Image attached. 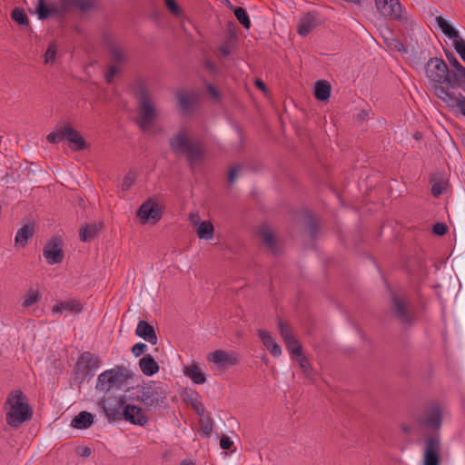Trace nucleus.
<instances>
[{
  "label": "nucleus",
  "instance_id": "nucleus-27",
  "mask_svg": "<svg viewBox=\"0 0 465 465\" xmlns=\"http://www.w3.org/2000/svg\"><path fill=\"white\" fill-rule=\"evenodd\" d=\"M83 310V305L76 300L64 301L57 302L52 309L54 315L62 314L64 312H80Z\"/></svg>",
  "mask_w": 465,
  "mask_h": 465
},
{
  "label": "nucleus",
  "instance_id": "nucleus-14",
  "mask_svg": "<svg viewBox=\"0 0 465 465\" xmlns=\"http://www.w3.org/2000/svg\"><path fill=\"white\" fill-rule=\"evenodd\" d=\"M136 215L143 224L150 221L155 223L161 219L162 211L158 208L157 203L149 199L138 208Z\"/></svg>",
  "mask_w": 465,
  "mask_h": 465
},
{
  "label": "nucleus",
  "instance_id": "nucleus-33",
  "mask_svg": "<svg viewBox=\"0 0 465 465\" xmlns=\"http://www.w3.org/2000/svg\"><path fill=\"white\" fill-rule=\"evenodd\" d=\"M303 215L305 218V227L308 230L311 238L315 239L320 230L319 223L310 211H305Z\"/></svg>",
  "mask_w": 465,
  "mask_h": 465
},
{
  "label": "nucleus",
  "instance_id": "nucleus-4",
  "mask_svg": "<svg viewBox=\"0 0 465 465\" xmlns=\"http://www.w3.org/2000/svg\"><path fill=\"white\" fill-rule=\"evenodd\" d=\"M136 96L138 100L136 124L143 133H148L158 118L157 108L145 85L139 86Z\"/></svg>",
  "mask_w": 465,
  "mask_h": 465
},
{
  "label": "nucleus",
  "instance_id": "nucleus-49",
  "mask_svg": "<svg viewBox=\"0 0 465 465\" xmlns=\"http://www.w3.org/2000/svg\"><path fill=\"white\" fill-rule=\"evenodd\" d=\"M387 45L391 49H394L401 53L407 52L405 45L400 40L391 39Z\"/></svg>",
  "mask_w": 465,
  "mask_h": 465
},
{
  "label": "nucleus",
  "instance_id": "nucleus-53",
  "mask_svg": "<svg viewBox=\"0 0 465 465\" xmlns=\"http://www.w3.org/2000/svg\"><path fill=\"white\" fill-rule=\"evenodd\" d=\"M233 442L230 437L223 435L220 440V446L223 450H229L232 446Z\"/></svg>",
  "mask_w": 465,
  "mask_h": 465
},
{
  "label": "nucleus",
  "instance_id": "nucleus-45",
  "mask_svg": "<svg viewBox=\"0 0 465 465\" xmlns=\"http://www.w3.org/2000/svg\"><path fill=\"white\" fill-rule=\"evenodd\" d=\"M63 133V126L60 127L57 132H52L50 133L47 136H46V140L47 142H49L50 143H58L59 141H62L64 140V135L62 134Z\"/></svg>",
  "mask_w": 465,
  "mask_h": 465
},
{
  "label": "nucleus",
  "instance_id": "nucleus-39",
  "mask_svg": "<svg viewBox=\"0 0 465 465\" xmlns=\"http://www.w3.org/2000/svg\"><path fill=\"white\" fill-rule=\"evenodd\" d=\"M12 19L15 21L20 26H27L29 19L25 12L21 8H15L11 14Z\"/></svg>",
  "mask_w": 465,
  "mask_h": 465
},
{
  "label": "nucleus",
  "instance_id": "nucleus-2",
  "mask_svg": "<svg viewBox=\"0 0 465 465\" xmlns=\"http://www.w3.org/2000/svg\"><path fill=\"white\" fill-rule=\"evenodd\" d=\"M170 149L175 154H184L189 167L193 170L205 157V150L201 140L190 139L183 129L175 133L168 141Z\"/></svg>",
  "mask_w": 465,
  "mask_h": 465
},
{
  "label": "nucleus",
  "instance_id": "nucleus-32",
  "mask_svg": "<svg viewBox=\"0 0 465 465\" xmlns=\"http://www.w3.org/2000/svg\"><path fill=\"white\" fill-rule=\"evenodd\" d=\"M331 86L325 80H318L314 84V96L319 101H327L331 95Z\"/></svg>",
  "mask_w": 465,
  "mask_h": 465
},
{
  "label": "nucleus",
  "instance_id": "nucleus-11",
  "mask_svg": "<svg viewBox=\"0 0 465 465\" xmlns=\"http://www.w3.org/2000/svg\"><path fill=\"white\" fill-rule=\"evenodd\" d=\"M440 438L439 434H431L425 439L423 465H440Z\"/></svg>",
  "mask_w": 465,
  "mask_h": 465
},
{
  "label": "nucleus",
  "instance_id": "nucleus-55",
  "mask_svg": "<svg viewBox=\"0 0 465 465\" xmlns=\"http://www.w3.org/2000/svg\"><path fill=\"white\" fill-rule=\"evenodd\" d=\"M219 52L221 53V54L223 56V57H227L228 55H230L231 52H232V48L229 45V43H224L220 47H219Z\"/></svg>",
  "mask_w": 465,
  "mask_h": 465
},
{
  "label": "nucleus",
  "instance_id": "nucleus-28",
  "mask_svg": "<svg viewBox=\"0 0 465 465\" xmlns=\"http://www.w3.org/2000/svg\"><path fill=\"white\" fill-rule=\"evenodd\" d=\"M35 232L34 223H29L22 226L16 232L15 242L16 246L25 247Z\"/></svg>",
  "mask_w": 465,
  "mask_h": 465
},
{
  "label": "nucleus",
  "instance_id": "nucleus-21",
  "mask_svg": "<svg viewBox=\"0 0 465 465\" xmlns=\"http://www.w3.org/2000/svg\"><path fill=\"white\" fill-rule=\"evenodd\" d=\"M135 334L153 345L157 343V335L154 328L146 321H139Z\"/></svg>",
  "mask_w": 465,
  "mask_h": 465
},
{
  "label": "nucleus",
  "instance_id": "nucleus-16",
  "mask_svg": "<svg viewBox=\"0 0 465 465\" xmlns=\"http://www.w3.org/2000/svg\"><path fill=\"white\" fill-rule=\"evenodd\" d=\"M460 88H455L443 96L440 100L456 114H461L465 116V96L459 91Z\"/></svg>",
  "mask_w": 465,
  "mask_h": 465
},
{
  "label": "nucleus",
  "instance_id": "nucleus-22",
  "mask_svg": "<svg viewBox=\"0 0 465 465\" xmlns=\"http://www.w3.org/2000/svg\"><path fill=\"white\" fill-rule=\"evenodd\" d=\"M104 227L103 223H94L92 224L84 223L81 225L79 229V236L80 240L88 242H91L93 239H94L98 232L102 230Z\"/></svg>",
  "mask_w": 465,
  "mask_h": 465
},
{
  "label": "nucleus",
  "instance_id": "nucleus-62",
  "mask_svg": "<svg viewBox=\"0 0 465 465\" xmlns=\"http://www.w3.org/2000/svg\"><path fill=\"white\" fill-rule=\"evenodd\" d=\"M163 131V127H156L152 131L153 135H156L157 134H160Z\"/></svg>",
  "mask_w": 465,
  "mask_h": 465
},
{
  "label": "nucleus",
  "instance_id": "nucleus-42",
  "mask_svg": "<svg viewBox=\"0 0 465 465\" xmlns=\"http://www.w3.org/2000/svg\"><path fill=\"white\" fill-rule=\"evenodd\" d=\"M452 45L460 59L465 63V40L460 36L457 40H454Z\"/></svg>",
  "mask_w": 465,
  "mask_h": 465
},
{
  "label": "nucleus",
  "instance_id": "nucleus-26",
  "mask_svg": "<svg viewBox=\"0 0 465 465\" xmlns=\"http://www.w3.org/2000/svg\"><path fill=\"white\" fill-rule=\"evenodd\" d=\"M258 335L263 345L267 348L272 356L278 357L282 354V349L280 345L275 341L274 338L270 334V332L264 330H260Z\"/></svg>",
  "mask_w": 465,
  "mask_h": 465
},
{
  "label": "nucleus",
  "instance_id": "nucleus-19",
  "mask_svg": "<svg viewBox=\"0 0 465 465\" xmlns=\"http://www.w3.org/2000/svg\"><path fill=\"white\" fill-rule=\"evenodd\" d=\"M76 366L78 371L84 373V376H87L90 371L99 368L100 359L90 351H84L79 357Z\"/></svg>",
  "mask_w": 465,
  "mask_h": 465
},
{
  "label": "nucleus",
  "instance_id": "nucleus-35",
  "mask_svg": "<svg viewBox=\"0 0 465 465\" xmlns=\"http://www.w3.org/2000/svg\"><path fill=\"white\" fill-rule=\"evenodd\" d=\"M213 230L211 222L203 221L197 227V235L200 239L210 240L213 237Z\"/></svg>",
  "mask_w": 465,
  "mask_h": 465
},
{
  "label": "nucleus",
  "instance_id": "nucleus-24",
  "mask_svg": "<svg viewBox=\"0 0 465 465\" xmlns=\"http://www.w3.org/2000/svg\"><path fill=\"white\" fill-rule=\"evenodd\" d=\"M258 234L272 253L277 254L279 252L277 240L267 225L261 226L258 229Z\"/></svg>",
  "mask_w": 465,
  "mask_h": 465
},
{
  "label": "nucleus",
  "instance_id": "nucleus-40",
  "mask_svg": "<svg viewBox=\"0 0 465 465\" xmlns=\"http://www.w3.org/2000/svg\"><path fill=\"white\" fill-rule=\"evenodd\" d=\"M40 299V294L38 292H35L34 290H29V292L25 296V301L23 302V307H30L36 303Z\"/></svg>",
  "mask_w": 465,
  "mask_h": 465
},
{
  "label": "nucleus",
  "instance_id": "nucleus-61",
  "mask_svg": "<svg viewBox=\"0 0 465 465\" xmlns=\"http://www.w3.org/2000/svg\"><path fill=\"white\" fill-rule=\"evenodd\" d=\"M193 407H194V410L196 411V412L199 414V415H202L204 411V409L202 405L198 406V405H195L193 404Z\"/></svg>",
  "mask_w": 465,
  "mask_h": 465
},
{
  "label": "nucleus",
  "instance_id": "nucleus-18",
  "mask_svg": "<svg viewBox=\"0 0 465 465\" xmlns=\"http://www.w3.org/2000/svg\"><path fill=\"white\" fill-rule=\"evenodd\" d=\"M123 414L124 420L134 425L144 426L148 422V418L143 408L136 405L126 404Z\"/></svg>",
  "mask_w": 465,
  "mask_h": 465
},
{
  "label": "nucleus",
  "instance_id": "nucleus-1",
  "mask_svg": "<svg viewBox=\"0 0 465 465\" xmlns=\"http://www.w3.org/2000/svg\"><path fill=\"white\" fill-rule=\"evenodd\" d=\"M425 73L439 99L446 96L455 88H460V85L452 81L451 72L441 58H430L425 64Z\"/></svg>",
  "mask_w": 465,
  "mask_h": 465
},
{
  "label": "nucleus",
  "instance_id": "nucleus-23",
  "mask_svg": "<svg viewBox=\"0 0 465 465\" xmlns=\"http://www.w3.org/2000/svg\"><path fill=\"white\" fill-rule=\"evenodd\" d=\"M317 16L312 13H307L298 25L297 32L301 36H306L318 25Z\"/></svg>",
  "mask_w": 465,
  "mask_h": 465
},
{
  "label": "nucleus",
  "instance_id": "nucleus-6",
  "mask_svg": "<svg viewBox=\"0 0 465 465\" xmlns=\"http://www.w3.org/2000/svg\"><path fill=\"white\" fill-rule=\"evenodd\" d=\"M137 396L134 400L140 401L146 407L160 406L167 397V385L160 381H149L137 385Z\"/></svg>",
  "mask_w": 465,
  "mask_h": 465
},
{
  "label": "nucleus",
  "instance_id": "nucleus-60",
  "mask_svg": "<svg viewBox=\"0 0 465 465\" xmlns=\"http://www.w3.org/2000/svg\"><path fill=\"white\" fill-rule=\"evenodd\" d=\"M255 84H256V86H257L259 89H261V90H262V91H265L266 86H265L264 83H263L262 80L257 79V80L255 81Z\"/></svg>",
  "mask_w": 465,
  "mask_h": 465
},
{
  "label": "nucleus",
  "instance_id": "nucleus-17",
  "mask_svg": "<svg viewBox=\"0 0 465 465\" xmlns=\"http://www.w3.org/2000/svg\"><path fill=\"white\" fill-rule=\"evenodd\" d=\"M64 140H67L71 143V148L74 151H81L89 147V144L83 138L81 134L74 129L70 124L65 123L63 125Z\"/></svg>",
  "mask_w": 465,
  "mask_h": 465
},
{
  "label": "nucleus",
  "instance_id": "nucleus-46",
  "mask_svg": "<svg viewBox=\"0 0 465 465\" xmlns=\"http://www.w3.org/2000/svg\"><path fill=\"white\" fill-rule=\"evenodd\" d=\"M449 231V227L444 223H436L432 227V232L434 234L439 236L445 235Z\"/></svg>",
  "mask_w": 465,
  "mask_h": 465
},
{
  "label": "nucleus",
  "instance_id": "nucleus-8",
  "mask_svg": "<svg viewBox=\"0 0 465 465\" xmlns=\"http://www.w3.org/2000/svg\"><path fill=\"white\" fill-rule=\"evenodd\" d=\"M418 424L431 434H439L443 423V413L440 403L431 402L425 409L421 415L417 418Z\"/></svg>",
  "mask_w": 465,
  "mask_h": 465
},
{
  "label": "nucleus",
  "instance_id": "nucleus-30",
  "mask_svg": "<svg viewBox=\"0 0 465 465\" xmlns=\"http://www.w3.org/2000/svg\"><path fill=\"white\" fill-rule=\"evenodd\" d=\"M94 423V415L91 412L83 411L79 412L71 421V426L74 429L84 430Z\"/></svg>",
  "mask_w": 465,
  "mask_h": 465
},
{
  "label": "nucleus",
  "instance_id": "nucleus-15",
  "mask_svg": "<svg viewBox=\"0 0 465 465\" xmlns=\"http://www.w3.org/2000/svg\"><path fill=\"white\" fill-rule=\"evenodd\" d=\"M278 327L280 334L284 341L287 350L293 355L301 356L302 352V347L299 343L298 340L292 333L289 326L282 321L278 322Z\"/></svg>",
  "mask_w": 465,
  "mask_h": 465
},
{
  "label": "nucleus",
  "instance_id": "nucleus-9",
  "mask_svg": "<svg viewBox=\"0 0 465 465\" xmlns=\"http://www.w3.org/2000/svg\"><path fill=\"white\" fill-rule=\"evenodd\" d=\"M375 6L387 19L399 21L406 26L412 25L411 18L402 15V6L399 0H375Z\"/></svg>",
  "mask_w": 465,
  "mask_h": 465
},
{
  "label": "nucleus",
  "instance_id": "nucleus-5",
  "mask_svg": "<svg viewBox=\"0 0 465 465\" xmlns=\"http://www.w3.org/2000/svg\"><path fill=\"white\" fill-rule=\"evenodd\" d=\"M7 403L10 405V411L6 414V422L11 427L17 428L32 418L33 411L22 391H12L7 398Z\"/></svg>",
  "mask_w": 465,
  "mask_h": 465
},
{
  "label": "nucleus",
  "instance_id": "nucleus-63",
  "mask_svg": "<svg viewBox=\"0 0 465 465\" xmlns=\"http://www.w3.org/2000/svg\"><path fill=\"white\" fill-rule=\"evenodd\" d=\"M180 465H195L193 461H190V460H183Z\"/></svg>",
  "mask_w": 465,
  "mask_h": 465
},
{
  "label": "nucleus",
  "instance_id": "nucleus-43",
  "mask_svg": "<svg viewBox=\"0 0 465 465\" xmlns=\"http://www.w3.org/2000/svg\"><path fill=\"white\" fill-rule=\"evenodd\" d=\"M201 430L205 435L206 438H209L211 432L213 430V422L209 416L206 418H202L200 420Z\"/></svg>",
  "mask_w": 465,
  "mask_h": 465
},
{
  "label": "nucleus",
  "instance_id": "nucleus-13",
  "mask_svg": "<svg viewBox=\"0 0 465 465\" xmlns=\"http://www.w3.org/2000/svg\"><path fill=\"white\" fill-rule=\"evenodd\" d=\"M62 240L57 237H52L45 245L43 249V255L48 264L53 265L62 262L64 259Z\"/></svg>",
  "mask_w": 465,
  "mask_h": 465
},
{
  "label": "nucleus",
  "instance_id": "nucleus-37",
  "mask_svg": "<svg viewBox=\"0 0 465 465\" xmlns=\"http://www.w3.org/2000/svg\"><path fill=\"white\" fill-rule=\"evenodd\" d=\"M233 14L239 23L245 28L249 29L251 27V21L248 15L246 9L241 6L233 7L232 6Z\"/></svg>",
  "mask_w": 465,
  "mask_h": 465
},
{
  "label": "nucleus",
  "instance_id": "nucleus-56",
  "mask_svg": "<svg viewBox=\"0 0 465 465\" xmlns=\"http://www.w3.org/2000/svg\"><path fill=\"white\" fill-rule=\"evenodd\" d=\"M436 20V23L439 26V28L441 30V32L443 33L445 28L449 26V23L440 15H438L436 16L435 18Z\"/></svg>",
  "mask_w": 465,
  "mask_h": 465
},
{
  "label": "nucleus",
  "instance_id": "nucleus-38",
  "mask_svg": "<svg viewBox=\"0 0 465 465\" xmlns=\"http://www.w3.org/2000/svg\"><path fill=\"white\" fill-rule=\"evenodd\" d=\"M179 105L183 113H188L193 108V98L183 92H178L176 94Z\"/></svg>",
  "mask_w": 465,
  "mask_h": 465
},
{
  "label": "nucleus",
  "instance_id": "nucleus-25",
  "mask_svg": "<svg viewBox=\"0 0 465 465\" xmlns=\"http://www.w3.org/2000/svg\"><path fill=\"white\" fill-rule=\"evenodd\" d=\"M94 6V4L92 0H61V10L64 12L71 11L73 8L87 12L93 9Z\"/></svg>",
  "mask_w": 465,
  "mask_h": 465
},
{
  "label": "nucleus",
  "instance_id": "nucleus-29",
  "mask_svg": "<svg viewBox=\"0 0 465 465\" xmlns=\"http://www.w3.org/2000/svg\"><path fill=\"white\" fill-rule=\"evenodd\" d=\"M139 367L146 376H153L159 371V365L151 354H145L140 359Z\"/></svg>",
  "mask_w": 465,
  "mask_h": 465
},
{
  "label": "nucleus",
  "instance_id": "nucleus-3",
  "mask_svg": "<svg viewBox=\"0 0 465 465\" xmlns=\"http://www.w3.org/2000/svg\"><path fill=\"white\" fill-rule=\"evenodd\" d=\"M390 297V312L391 316L404 328L413 326L418 320V314L407 295L391 290Z\"/></svg>",
  "mask_w": 465,
  "mask_h": 465
},
{
  "label": "nucleus",
  "instance_id": "nucleus-48",
  "mask_svg": "<svg viewBox=\"0 0 465 465\" xmlns=\"http://www.w3.org/2000/svg\"><path fill=\"white\" fill-rule=\"evenodd\" d=\"M443 34L450 39H451L452 43L454 42V40H457L458 38L460 37L459 31L455 29L450 24L449 25L448 27L445 28Z\"/></svg>",
  "mask_w": 465,
  "mask_h": 465
},
{
  "label": "nucleus",
  "instance_id": "nucleus-58",
  "mask_svg": "<svg viewBox=\"0 0 465 465\" xmlns=\"http://www.w3.org/2000/svg\"><path fill=\"white\" fill-rule=\"evenodd\" d=\"M207 89L213 97H214L216 99L219 98L220 93L215 86H213V84H208Z\"/></svg>",
  "mask_w": 465,
  "mask_h": 465
},
{
  "label": "nucleus",
  "instance_id": "nucleus-47",
  "mask_svg": "<svg viewBox=\"0 0 465 465\" xmlns=\"http://www.w3.org/2000/svg\"><path fill=\"white\" fill-rule=\"evenodd\" d=\"M117 64H112L109 66L108 71L106 72L104 75L105 82L110 84L114 81V78L116 74H118L119 70L117 68Z\"/></svg>",
  "mask_w": 465,
  "mask_h": 465
},
{
  "label": "nucleus",
  "instance_id": "nucleus-36",
  "mask_svg": "<svg viewBox=\"0 0 465 465\" xmlns=\"http://www.w3.org/2000/svg\"><path fill=\"white\" fill-rule=\"evenodd\" d=\"M36 12L38 15L39 19L44 20L46 19L49 15L53 14H59L58 8L53 6L50 7L46 5L44 2V0H38V4L36 6Z\"/></svg>",
  "mask_w": 465,
  "mask_h": 465
},
{
  "label": "nucleus",
  "instance_id": "nucleus-7",
  "mask_svg": "<svg viewBox=\"0 0 465 465\" xmlns=\"http://www.w3.org/2000/svg\"><path fill=\"white\" fill-rule=\"evenodd\" d=\"M132 377V372L125 366L118 365L99 374L95 388L105 393L113 388L122 389L124 382Z\"/></svg>",
  "mask_w": 465,
  "mask_h": 465
},
{
  "label": "nucleus",
  "instance_id": "nucleus-52",
  "mask_svg": "<svg viewBox=\"0 0 465 465\" xmlns=\"http://www.w3.org/2000/svg\"><path fill=\"white\" fill-rule=\"evenodd\" d=\"M134 182V175H133L131 173L126 174L123 180V183L121 184V189L123 191H127L131 188L132 184Z\"/></svg>",
  "mask_w": 465,
  "mask_h": 465
},
{
  "label": "nucleus",
  "instance_id": "nucleus-57",
  "mask_svg": "<svg viewBox=\"0 0 465 465\" xmlns=\"http://www.w3.org/2000/svg\"><path fill=\"white\" fill-rule=\"evenodd\" d=\"M78 453L84 458H88L92 454V450L89 447L79 448Z\"/></svg>",
  "mask_w": 465,
  "mask_h": 465
},
{
  "label": "nucleus",
  "instance_id": "nucleus-54",
  "mask_svg": "<svg viewBox=\"0 0 465 465\" xmlns=\"http://www.w3.org/2000/svg\"><path fill=\"white\" fill-rule=\"evenodd\" d=\"M299 358L300 366L304 372H307L311 368L310 362L308 359L302 352L301 356H297Z\"/></svg>",
  "mask_w": 465,
  "mask_h": 465
},
{
  "label": "nucleus",
  "instance_id": "nucleus-41",
  "mask_svg": "<svg viewBox=\"0 0 465 465\" xmlns=\"http://www.w3.org/2000/svg\"><path fill=\"white\" fill-rule=\"evenodd\" d=\"M57 53V45L55 42H51L45 54V62L46 64L53 63Z\"/></svg>",
  "mask_w": 465,
  "mask_h": 465
},
{
  "label": "nucleus",
  "instance_id": "nucleus-50",
  "mask_svg": "<svg viewBox=\"0 0 465 465\" xmlns=\"http://www.w3.org/2000/svg\"><path fill=\"white\" fill-rule=\"evenodd\" d=\"M147 351V345L143 342H138L132 347V352L135 357H139L145 353Z\"/></svg>",
  "mask_w": 465,
  "mask_h": 465
},
{
  "label": "nucleus",
  "instance_id": "nucleus-12",
  "mask_svg": "<svg viewBox=\"0 0 465 465\" xmlns=\"http://www.w3.org/2000/svg\"><path fill=\"white\" fill-rule=\"evenodd\" d=\"M208 360L217 365L218 369L227 370L240 361V355L232 351L216 350L208 355Z\"/></svg>",
  "mask_w": 465,
  "mask_h": 465
},
{
  "label": "nucleus",
  "instance_id": "nucleus-20",
  "mask_svg": "<svg viewBox=\"0 0 465 465\" xmlns=\"http://www.w3.org/2000/svg\"><path fill=\"white\" fill-rule=\"evenodd\" d=\"M107 52L114 64L122 65L128 61L127 52L114 40H107Z\"/></svg>",
  "mask_w": 465,
  "mask_h": 465
},
{
  "label": "nucleus",
  "instance_id": "nucleus-44",
  "mask_svg": "<svg viewBox=\"0 0 465 465\" xmlns=\"http://www.w3.org/2000/svg\"><path fill=\"white\" fill-rule=\"evenodd\" d=\"M166 7L169 11L175 16H181L183 15V10L178 5L175 0H164Z\"/></svg>",
  "mask_w": 465,
  "mask_h": 465
},
{
  "label": "nucleus",
  "instance_id": "nucleus-51",
  "mask_svg": "<svg viewBox=\"0 0 465 465\" xmlns=\"http://www.w3.org/2000/svg\"><path fill=\"white\" fill-rule=\"evenodd\" d=\"M242 169V164H237L235 166H232L230 168L229 170V173H228V182L230 183H233L234 181L236 180L237 178V173Z\"/></svg>",
  "mask_w": 465,
  "mask_h": 465
},
{
  "label": "nucleus",
  "instance_id": "nucleus-64",
  "mask_svg": "<svg viewBox=\"0 0 465 465\" xmlns=\"http://www.w3.org/2000/svg\"><path fill=\"white\" fill-rule=\"evenodd\" d=\"M414 138H415L416 140H420V139H421V138H422V134H421V133H420V132H416V133L414 134Z\"/></svg>",
  "mask_w": 465,
  "mask_h": 465
},
{
  "label": "nucleus",
  "instance_id": "nucleus-34",
  "mask_svg": "<svg viewBox=\"0 0 465 465\" xmlns=\"http://www.w3.org/2000/svg\"><path fill=\"white\" fill-rule=\"evenodd\" d=\"M184 374L196 384H203L206 381L204 373L196 364H192L184 370Z\"/></svg>",
  "mask_w": 465,
  "mask_h": 465
},
{
  "label": "nucleus",
  "instance_id": "nucleus-31",
  "mask_svg": "<svg viewBox=\"0 0 465 465\" xmlns=\"http://www.w3.org/2000/svg\"><path fill=\"white\" fill-rule=\"evenodd\" d=\"M430 183L431 193L434 197H439L447 192L448 182L441 174H433Z\"/></svg>",
  "mask_w": 465,
  "mask_h": 465
},
{
  "label": "nucleus",
  "instance_id": "nucleus-10",
  "mask_svg": "<svg viewBox=\"0 0 465 465\" xmlns=\"http://www.w3.org/2000/svg\"><path fill=\"white\" fill-rule=\"evenodd\" d=\"M98 406L104 413L109 422H115L124 420L125 396L109 397L99 401Z\"/></svg>",
  "mask_w": 465,
  "mask_h": 465
},
{
  "label": "nucleus",
  "instance_id": "nucleus-59",
  "mask_svg": "<svg viewBox=\"0 0 465 465\" xmlns=\"http://www.w3.org/2000/svg\"><path fill=\"white\" fill-rule=\"evenodd\" d=\"M401 429L402 432L407 435H410L413 432L412 427L410 425H407V424H401Z\"/></svg>",
  "mask_w": 465,
  "mask_h": 465
}]
</instances>
